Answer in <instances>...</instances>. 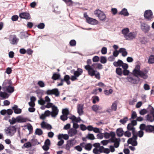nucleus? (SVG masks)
Instances as JSON below:
<instances>
[{"mask_svg": "<svg viewBox=\"0 0 154 154\" xmlns=\"http://www.w3.org/2000/svg\"><path fill=\"white\" fill-rule=\"evenodd\" d=\"M149 69L146 68H144L140 70V66L139 65H136L133 70V75L138 78V79L141 78L143 79H146L148 78V73Z\"/></svg>", "mask_w": 154, "mask_h": 154, "instance_id": "1", "label": "nucleus"}, {"mask_svg": "<svg viewBox=\"0 0 154 154\" xmlns=\"http://www.w3.org/2000/svg\"><path fill=\"white\" fill-rule=\"evenodd\" d=\"M94 13L95 15H97L99 19L102 21H104L106 19V17L104 12L99 9L95 10Z\"/></svg>", "mask_w": 154, "mask_h": 154, "instance_id": "2", "label": "nucleus"}, {"mask_svg": "<svg viewBox=\"0 0 154 154\" xmlns=\"http://www.w3.org/2000/svg\"><path fill=\"white\" fill-rule=\"evenodd\" d=\"M142 128L144 129L146 133H151L154 131V125H146L144 124H142L140 125Z\"/></svg>", "mask_w": 154, "mask_h": 154, "instance_id": "3", "label": "nucleus"}, {"mask_svg": "<svg viewBox=\"0 0 154 154\" xmlns=\"http://www.w3.org/2000/svg\"><path fill=\"white\" fill-rule=\"evenodd\" d=\"M140 28L144 33H148L150 30V26L145 23L140 22Z\"/></svg>", "mask_w": 154, "mask_h": 154, "instance_id": "4", "label": "nucleus"}, {"mask_svg": "<svg viewBox=\"0 0 154 154\" xmlns=\"http://www.w3.org/2000/svg\"><path fill=\"white\" fill-rule=\"evenodd\" d=\"M85 69L88 71V74L91 76L95 75V70L90 65H86L85 66Z\"/></svg>", "mask_w": 154, "mask_h": 154, "instance_id": "5", "label": "nucleus"}, {"mask_svg": "<svg viewBox=\"0 0 154 154\" xmlns=\"http://www.w3.org/2000/svg\"><path fill=\"white\" fill-rule=\"evenodd\" d=\"M137 36V33L135 32H132L128 33L125 38L126 40L131 41L135 38Z\"/></svg>", "mask_w": 154, "mask_h": 154, "instance_id": "6", "label": "nucleus"}, {"mask_svg": "<svg viewBox=\"0 0 154 154\" xmlns=\"http://www.w3.org/2000/svg\"><path fill=\"white\" fill-rule=\"evenodd\" d=\"M144 16L146 19L150 20L152 18V13L150 10H147L145 12Z\"/></svg>", "mask_w": 154, "mask_h": 154, "instance_id": "7", "label": "nucleus"}, {"mask_svg": "<svg viewBox=\"0 0 154 154\" xmlns=\"http://www.w3.org/2000/svg\"><path fill=\"white\" fill-rule=\"evenodd\" d=\"M10 43L13 45H16L18 43L19 39L15 35L11 36L9 38Z\"/></svg>", "mask_w": 154, "mask_h": 154, "instance_id": "8", "label": "nucleus"}, {"mask_svg": "<svg viewBox=\"0 0 154 154\" xmlns=\"http://www.w3.org/2000/svg\"><path fill=\"white\" fill-rule=\"evenodd\" d=\"M12 82L10 80H6L3 82L2 87L4 90H5V88L11 85L12 84Z\"/></svg>", "mask_w": 154, "mask_h": 154, "instance_id": "9", "label": "nucleus"}, {"mask_svg": "<svg viewBox=\"0 0 154 154\" xmlns=\"http://www.w3.org/2000/svg\"><path fill=\"white\" fill-rule=\"evenodd\" d=\"M52 109V111L51 112V116L52 117H55L58 114L59 110L57 107L55 105L53 106Z\"/></svg>", "mask_w": 154, "mask_h": 154, "instance_id": "10", "label": "nucleus"}, {"mask_svg": "<svg viewBox=\"0 0 154 154\" xmlns=\"http://www.w3.org/2000/svg\"><path fill=\"white\" fill-rule=\"evenodd\" d=\"M128 82L131 83L136 84L138 83L140 80V79H136L131 77H128L126 78Z\"/></svg>", "mask_w": 154, "mask_h": 154, "instance_id": "11", "label": "nucleus"}, {"mask_svg": "<svg viewBox=\"0 0 154 154\" xmlns=\"http://www.w3.org/2000/svg\"><path fill=\"white\" fill-rule=\"evenodd\" d=\"M71 72L72 73L73 72L74 75L78 77L82 74L83 73V70L81 68H78L76 71L72 70H71Z\"/></svg>", "mask_w": 154, "mask_h": 154, "instance_id": "12", "label": "nucleus"}, {"mask_svg": "<svg viewBox=\"0 0 154 154\" xmlns=\"http://www.w3.org/2000/svg\"><path fill=\"white\" fill-rule=\"evenodd\" d=\"M86 22L89 24L93 25H96L98 23V22L97 20L90 17L87 19Z\"/></svg>", "mask_w": 154, "mask_h": 154, "instance_id": "13", "label": "nucleus"}, {"mask_svg": "<svg viewBox=\"0 0 154 154\" xmlns=\"http://www.w3.org/2000/svg\"><path fill=\"white\" fill-rule=\"evenodd\" d=\"M19 17L23 19H25L27 20H29L30 19V16L29 13L24 12L20 14H19Z\"/></svg>", "mask_w": 154, "mask_h": 154, "instance_id": "14", "label": "nucleus"}, {"mask_svg": "<svg viewBox=\"0 0 154 154\" xmlns=\"http://www.w3.org/2000/svg\"><path fill=\"white\" fill-rule=\"evenodd\" d=\"M120 141V138H115L114 140L111 141L110 142L114 143V146L116 148H117L119 146Z\"/></svg>", "mask_w": 154, "mask_h": 154, "instance_id": "15", "label": "nucleus"}, {"mask_svg": "<svg viewBox=\"0 0 154 154\" xmlns=\"http://www.w3.org/2000/svg\"><path fill=\"white\" fill-rule=\"evenodd\" d=\"M83 105L82 104H79L77 105V112L79 115H82L83 113Z\"/></svg>", "mask_w": 154, "mask_h": 154, "instance_id": "16", "label": "nucleus"}, {"mask_svg": "<svg viewBox=\"0 0 154 154\" xmlns=\"http://www.w3.org/2000/svg\"><path fill=\"white\" fill-rule=\"evenodd\" d=\"M12 109L14 110V112L16 114H20L22 112L21 109L18 108V106L16 105H14L12 107Z\"/></svg>", "mask_w": 154, "mask_h": 154, "instance_id": "17", "label": "nucleus"}, {"mask_svg": "<svg viewBox=\"0 0 154 154\" xmlns=\"http://www.w3.org/2000/svg\"><path fill=\"white\" fill-rule=\"evenodd\" d=\"M17 122L18 123H23L26 122L27 120L26 118H23L20 116H18L16 117Z\"/></svg>", "mask_w": 154, "mask_h": 154, "instance_id": "18", "label": "nucleus"}, {"mask_svg": "<svg viewBox=\"0 0 154 154\" xmlns=\"http://www.w3.org/2000/svg\"><path fill=\"white\" fill-rule=\"evenodd\" d=\"M77 133V131L76 129L71 128L68 131V134L69 136L72 137L76 134Z\"/></svg>", "mask_w": 154, "mask_h": 154, "instance_id": "19", "label": "nucleus"}, {"mask_svg": "<svg viewBox=\"0 0 154 154\" xmlns=\"http://www.w3.org/2000/svg\"><path fill=\"white\" fill-rule=\"evenodd\" d=\"M119 14L123 15L124 16H128L129 15V13L127 9L124 8H123L122 11L119 13Z\"/></svg>", "mask_w": 154, "mask_h": 154, "instance_id": "20", "label": "nucleus"}, {"mask_svg": "<svg viewBox=\"0 0 154 154\" xmlns=\"http://www.w3.org/2000/svg\"><path fill=\"white\" fill-rule=\"evenodd\" d=\"M124 131L122 128H119L116 130V134L119 137H121L124 134Z\"/></svg>", "mask_w": 154, "mask_h": 154, "instance_id": "21", "label": "nucleus"}, {"mask_svg": "<svg viewBox=\"0 0 154 154\" xmlns=\"http://www.w3.org/2000/svg\"><path fill=\"white\" fill-rule=\"evenodd\" d=\"M147 111L148 112H149V115L152 116L154 113V108L151 106L150 105H149L147 109Z\"/></svg>", "mask_w": 154, "mask_h": 154, "instance_id": "22", "label": "nucleus"}, {"mask_svg": "<svg viewBox=\"0 0 154 154\" xmlns=\"http://www.w3.org/2000/svg\"><path fill=\"white\" fill-rule=\"evenodd\" d=\"M123 63V62L121 60H118L117 61H115L113 63V65L115 67L121 66Z\"/></svg>", "mask_w": 154, "mask_h": 154, "instance_id": "23", "label": "nucleus"}, {"mask_svg": "<svg viewBox=\"0 0 154 154\" xmlns=\"http://www.w3.org/2000/svg\"><path fill=\"white\" fill-rule=\"evenodd\" d=\"M119 52L122 53V56L124 57L126 56L128 54L126 49L124 48H120L119 50Z\"/></svg>", "mask_w": 154, "mask_h": 154, "instance_id": "24", "label": "nucleus"}, {"mask_svg": "<svg viewBox=\"0 0 154 154\" xmlns=\"http://www.w3.org/2000/svg\"><path fill=\"white\" fill-rule=\"evenodd\" d=\"M58 139L59 140L61 139L62 138L65 140H67L69 139V136L67 134H59L58 136Z\"/></svg>", "mask_w": 154, "mask_h": 154, "instance_id": "25", "label": "nucleus"}, {"mask_svg": "<svg viewBox=\"0 0 154 154\" xmlns=\"http://www.w3.org/2000/svg\"><path fill=\"white\" fill-rule=\"evenodd\" d=\"M52 79L54 80L60 79V75L59 73H54L52 77Z\"/></svg>", "mask_w": 154, "mask_h": 154, "instance_id": "26", "label": "nucleus"}, {"mask_svg": "<svg viewBox=\"0 0 154 154\" xmlns=\"http://www.w3.org/2000/svg\"><path fill=\"white\" fill-rule=\"evenodd\" d=\"M70 78L69 76L67 75H65L64 77V79H63L64 81L68 85H69L70 84V82L69 81V79Z\"/></svg>", "mask_w": 154, "mask_h": 154, "instance_id": "27", "label": "nucleus"}, {"mask_svg": "<svg viewBox=\"0 0 154 154\" xmlns=\"http://www.w3.org/2000/svg\"><path fill=\"white\" fill-rule=\"evenodd\" d=\"M139 128L140 130L138 132V135L139 137L141 138L143 137L144 134V132L143 131H144V129L142 128L140 125V126Z\"/></svg>", "mask_w": 154, "mask_h": 154, "instance_id": "28", "label": "nucleus"}, {"mask_svg": "<svg viewBox=\"0 0 154 154\" xmlns=\"http://www.w3.org/2000/svg\"><path fill=\"white\" fill-rule=\"evenodd\" d=\"M129 32V29L126 28L122 29V33L124 37L125 38Z\"/></svg>", "mask_w": 154, "mask_h": 154, "instance_id": "29", "label": "nucleus"}, {"mask_svg": "<svg viewBox=\"0 0 154 154\" xmlns=\"http://www.w3.org/2000/svg\"><path fill=\"white\" fill-rule=\"evenodd\" d=\"M127 143L128 144H131L133 146H135L137 145V140H135V139H132L131 141L130 140L129 141V139L127 141Z\"/></svg>", "mask_w": 154, "mask_h": 154, "instance_id": "30", "label": "nucleus"}, {"mask_svg": "<svg viewBox=\"0 0 154 154\" xmlns=\"http://www.w3.org/2000/svg\"><path fill=\"white\" fill-rule=\"evenodd\" d=\"M7 128L11 132L14 134L16 131V128L15 127V126H10Z\"/></svg>", "mask_w": 154, "mask_h": 154, "instance_id": "31", "label": "nucleus"}, {"mask_svg": "<svg viewBox=\"0 0 154 154\" xmlns=\"http://www.w3.org/2000/svg\"><path fill=\"white\" fill-rule=\"evenodd\" d=\"M5 91H6L8 93H12L14 91V87L10 85L5 88Z\"/></svg>", "mask_w": 154, "mask_h": 154, "instance_id": "32", "label": "nucleus"}, {"mask_svg": "<svg viewBox=\"0 0 154 154\" xmlns=\"http://www.w3.org/2000/svg\"><path fill=\"white\" fill-rule=\"evenodd\" d=\"M0 97L3 98L4 99L8 98L9 97L8 94L5 92H0Z\"/></svg>", "mask_w": 154, "mask_h": 154, "instance_id": "33", "label": "nucleus"}, {"mask_svg": "<svg viewBox=\"0 0 154 154\" xmlns=\"http://www.w3.org/2000/svg\"><path fill=\"white\" fill-rule=\"evenodd\" d=\"M92 145L91 143H87L85 146V149L88 151H90L92 149Z\"/></svg>", "mask_w": 154, "mask_h": 154, "instance_id": "34", "label": "nucleus"}, {"mask_svg": "<svg viewBox=\"0 0 154 154\" xmlns=\"http://www.w3.org/2000/svg\"><path fill=\"white\" fill-rule=\"evenodd\" d=\"M53 94H54L56 97H58L60 95V92L57 88H54L53 89Z\"/></svg>", "mask_w": 154, "mask_h": 154, "instance_id": "35", "label": "nucleus"}, {"mask_svg": "<svg viewBox=\"0 0 154 154\" xmlns=\"http://www.w3.org/2000/svg\"><path fill=\"white\" fill-rule=\"evenodd\" d=\"M122 69L120 67L117 68L116 69V72L118 75L121 76L122 74Z\"/></svg>", "mask_w": 154, "mask_h": 154, "instance_id": "36", "label": "nucleus"}, {"mask_svg": "<svg viewBox=\"0 0 154 154\" xmlns=\"http://www.w3.org/2000/svg\"><path fill=\"white\" fill-rule=\"evenodd\" d=\"M69 118L72 120V123L78 122V118L74 115L72 116L71 117H69Z\"/></svg>", "mask_w": 154, "mask_h": 154, "instance_id": "37", "label": "nucleus"}, {"mask_svg": "<svg viewBox=\"0 0 154 154\" xmlns=\"http://www.w3.org/2000/svg\"><path fill=\"white\" fill-rule=\"evenodd\" d=\"M35 134L39 136L43 134V131L41 129L37 128L35 130Z\"/></svg>", "mask_w": 154, "mask_h": 154, "instance_id": "38", "label": "nucleus"}, {"mask_svg": "<svg viewBox=\"0 0 154 154\" xmlns=\"http://www.w3.org/2000/svg\"><path fill=\"white\" fill-rule=\"evenodd\" d=\"M130 124V123L127 126V129L128 131H132L135 129V128L134 127V126Z\"/></svg>", "mask_w": 154, "mask_h": 154, "instance_id": "39", "label": "nucleus"}, {"mask_svg": "<svg viewBox=\"0 0 154 154\" xmlns=\"http://www.w3.org/2000/svg\"><path fill=\"white\" fill-rule=\"evenodd\" d=\"M86 138L91 140H93L95 139L94 134H88V135L86 136Z\"/></svg>", "mask_w": 154, "mask_h": 154, "instance_id": "40", "label": "nucleus"}, {"mask_svg": "<svg viewBox=\"0 0 154 154\" xmlns=\"http://www.w3.org/2000/svg\"><path fill=\"white\" fill-rule=\"evenodd\" d=\"M148 62L149 64L154 63V56L153 55H151L149 57Z\"/></svg>", "mask_w": 154, "mask_h": 154, "instance_id": "41", "label": "nucleus"}, {"mask_svg": "<svg viewBox=\"0 0 154 154\" xmlns=\"http://www.w3.org/2000/svg\"><path fill=\"white\" fill-rule=\"evenodd\" d=\"M137 101V99L136 98H133L131 100H130L129 101V104L130 105H133Z\"/></svg>", "mask_w": 154, "mask_h": 154, "instance_id": "42", "label": "nucleus"}, {"mask_svg": "<svg viewBox=\"0 0 154 154\" xmlns=\"http://www.w3.org/2000/svg\"><path fill=\"white\" fill-rule=\"evenodd\" d=\"M8 121L10 124L12 125L17 122V119H16V118H15L13 117L11 119H9Z\"/></svg>", "mask_w": 154, "mask_h": 154, "instance_id": "43", "label": "nucleus"}, {"mask_svg": "<svg viewBox=\"0 0 154 154\" xmlns=\"http://www.w3.org/2000/svg\"><path fill=\"white\" fill-rule=\"evenodd\" d=\"M5 132L7 136H12L14 135V134H13L12 132H11L9 131L7 128L5 129Z\"/></svg>", "mask_w": 154, "mask_h": 154, "instance_id": "44", "label": "nucleus"}, {"mask_svg": "<svg viewBox=\"0 0 154 154\" xmlns=\"http://www.w3.org/2000/svg\"><path fill=\"white\" fill-rule=\"evenodd\" d=\"M70 143L71 142H69V140L67 141L65 148L66 150H69L71 147L72 146Z\"/></svg>", "mask_w": 154, "mask_h": 154, "instance_id": "45", "label": "nucleus"}, {"mask_svg": "<svg viewBox=\"0 0 154 154\" xmlns=\"http://www.w3.org/2000/svg\"><path fill=\"white\" fill-rule=\"evenodd\" d=\"M110 136L111 137V138L110 139V140L111 141L114 140L115 138H116L115 137L116 134L113 131H111L110 133Z\"/></svg>", "mask_w": 154, "mask_h": 154, "instance_id": "46", "label": "nucleus"}, {"mask_svg": "<svg viewBox=\"0 0 154 154\" xmlns=\"http://www.w3.org/2000/svg\"><path fill=\"white\" fill-rule=\"evenodd\" d=\"M107 61V59L106 57L104 56H101L100 57V62L103 64L105 63Z\"/></svg>", "mask_w": 154, "mask_h": 154, "instance_id": "47", "label": "nucleus"}, {"mask_svg": "<svg viewBox=\"0 0 154 154\" xmlns=\"http://www.w3.org/2000/svg\"><path fill=\"white\" fill-rule=\"evenodd\" d=\"M37 85L41 88H43L45 86V84L44 82L42 81H38L37 83Z\"/></svg>", "mask_w": 154, "mask_h": 154, "instance_id": "48", "label": "nucleus"}, {"mask_svg": "<svg viewBox=\"0 0 154 154\" xmlns=\"http://www.w3.org/2000/svg\"><path fill=\"white\" fill-rule=\"evenodd\" d=\"M63 115L68 116L69 114V109L68 108H65L63 109L62 110V111Z\"/></svg>", "mask_w": 154, "mask_h": 154, "instance_id": "49", "label": "nucleus"}, {"mask_svg": "<svg viewBox=\"0 0 154 154\" xmlns=\"http://www.w3.org/2000/svg\"><path fill=\"white\" fill-rule=\"evenodd\" d=\"M27 129L29 131V134H30L33 130V127L32 125L29 123L28 124L27 126Z\"/></svg>", "mask_w": 154, "mask_h": 154, "instance_id": "50", "label": "nucleus"}, {"mask_svg": "<svg viewBox=\"0 0 154 154\" xmlns=\"http://www.w3.org/2000/svg\"><path fill=\"white\" fill-rule=\"evenodd\" d=\"M69 44L71 46H74L76 45V42L75 40L74 39L71 40L69 42Z\"/></svg>", "mask_w": 154, "mask_h": 154, "instance_id": "51", "label": "nucleus"}, {"mask_svg": "<svg viewBox=\"0 0 154 154\" xmlns=\"http://www.w3.org/2000/svg\"><path fill=\"white\" fill-rule=\"evenodd\" d=\"M128 120V118L127 117H125L123 119H121L120 120V122L122 124H125Z\"/></svg>", "mask_w": 154, "mask_h": 154, "instance_id": "52", "label": "nucleus"}, {"mask_svg": "<svg viewBox=\"0 0 154 154\" xmlns=\"http://www.w3.org/2000/svg\"><path fill=\"white\" fill-rule=\"evenodd\" d=\"M68 118V116H67L63 115L60 116V119L63 121H65L67 120Z\"/></svg>", "mask_w": 154, "mask_h": 154, "instance_id": "53", "label": "nucleus"}, {"mask_svg": "<svg viewBox=\"0 0 154 154\" xmlns=\"http://www.w3.org/2000/svg\"><path fill=\"white\" fill-rule=\"evenodd\" d=\"M110 139L109 140H104L101 141V143L104 146L106 145L109 142H110Z\"/></svg>", "mask_w": 154, "mask_h": 154, "instance_id": "54", "label": "nucleus"}, {"mask_svg": "<svg viewBox=\"0 0 154 154\" xmlns=\"http://www.w3.org/2000/svg\"><path fill=\"white\" fill-rule=\"evenodd\" d=\"M45 26V25L44 23H40L37 26V27L40 29H43Z\"/></svg>", "mask_w": 154, "mask_h": 154, "instance_id": "55", "label": "nucleus"}, {"mask_svg": "<svg viewBox=\"0 0 154 154\" xmlns=\"http://www.w3.org/2000/svg\"><path fill=\"white\" fill-rule=\"evenodd\" d=\"M38 103L41 105H43L45 103V100L41 97L40 98V100H38Z\"/></svg>", "mask_w": 154, "mask_h": 154, "instance_id": "56", "label": "nucleus"}, {"mask_svg": "<svg viewBox=\"0 0 154 154\" xmlns=\"http://www.w3.org/2000/svg\"><path fill=\"white\" fill-rule=\"evenodd\" d=\"M147 113V109H144L141 110L139 112L140 114L142 115H144Z\"/></svg>", "mask_w": 154, "mask_h": 154, "instance_id": "57", "label": "nucleus"}, {"mask_svg": "<svg viewBox=\"0 0 154 154\" xmlns=\"http://www.w3.org/2000/svg\"><path fill=\"white\" fill-rule=\"evenodd\" d=\"M107 51V49L105 47H103L102 48L101 52L102 54H106Z\"/></svg>", "mask_w": 154, "mask_h": 154, "instance_id": "58", "label": "nucleus"}, {"mask_svg": "<svg viewBox=\"0 0 154 154\" xmlns=\"http://www.w3.org/2000/svg\"><path fill=\"white\" fill-rule=\"evenodd\" d=\"M23 146L26 148H29L32 146V145L30 142H28L25 143Z\"/></svg>", "mask_w": 154, "mask_h": 154, "instance_id": "59", "label": "nucleus"}, {"mask_svg": "<svg viewBox=\"0 0 154 154\" xmlns=\"http://www.w3.org/2000/svg\"><path fill=\"white\" fill-rule=\"evenodd\" d=\"M128 130L125 132L124 135L125 137H129L131 136V133Z\"/></svg>", "mask_w": 154, "mask_h": 154, "instance_id": "60", "label": "nucleus"}, {"mask_svg": "<svg viewBox=\"0 0 154 154\" xmlns=\"http://www.w3.org/2000/svg\"><path fill=\"white\" fill-rule=\"evenodd\" d=\"M117 105L116 103H113L111 106V109L112 110L116 111L117 109Z\"/></svg>", "mask_w": 154, "mask_h": 154, "instance_id": "61", "label": "nucleus"}, {"mask_svg": "<svg viewBox=\"0 0 154 154\" xmlns=\"http://www.w3.org/2000/svg\"><path fill=\"white\" fill-rule=\"evenodd\" d=\"M129 72H130L129 70H127V69H123L122 71V74L125 75H128L129 74Z\"/></svg>", "mask_w": 154, "mask_h": 154, "instance_id": "62", "label": "nucleus"}, {"mask_svg": "<svg viewBox=\"0 0 154 154\" xmlns=\"http://www.w3.org/2000/svg\"><path fill=\"white\" fill-rule=\"evenodd\" d=\"M27 36V33L26 32H23L21 33V38H25Z\"/></svg>", "mask_w": 154, "mask_h": 154, "instance_id": "63", "label": "nucleus"}, {"mask_svg": "<svg viewBox=\"0 0 154 154\" xmlns=\"http://www.w3.org/2000/svg\"><path fill=\"white\" fill-rule=\"evenodd\" d=\"M99 60V57L97 56H96L94 57L92 59V60L93 62H97Z\"/></svg>", "mask_w": 154, "mask_h": 154, "instance_id": "64", "label": "nucleus"}]
</instances>
